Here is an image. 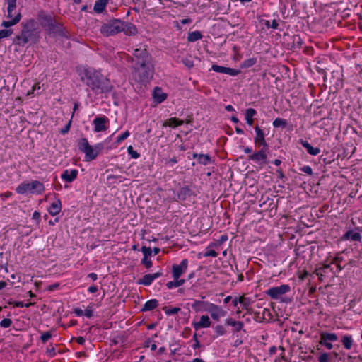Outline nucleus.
<instances>
[{
    "label": "nucleus",
    "instance_id": "obj_45",
    "mask_svg": "<svg viewBox=\"0 0 362 362\" xmlns=\"http://www.w3.org/2000/svg\"><path fill=\"white\" fill-rule=\"evenodd\" d=\"M12 324V321L9 318H4L0 322V326L4 328L9 327Z\"/></svg>",
    "mask_w": 362,
    "mask_h": 362
},
{
    "label": "nucleus",
    "instance_id": "obj_57",
    "mask_svg": "<svg viewBox=\"0 0 362 362\" xmlns=\"http://www.w3.org/2000/svg\"><path fill=\"white\" fill-rule=\"evenodd\" d=\"M71 124V120H70L68 122V124H66V125L60 130L61 134H66L70 129Z\"/></svg>",
    "mask_w": 362,
    "mask_h": 362
},
{
    "label": "nucleus",
    "instance_id": "obj_49",
    "mask_svg": "<svg viewBox=\"0 0 362 362\" xmlns=\"http://www.w3.org/2000/svg\"><path fill=\"white\" fill-rule=\"evenodd\" d=\"M141 252H143L144 254V257H148L151 255L152 253V250L150 248V247H147L146 246H143L141 247Z\"/></svg>",
    "mask_w": 362,
    "mask_h": 362
},
{
    "label": "nucleus",
    "instance_id": "obj_48",
    "mask_svg": "<svg viewBox=\"0 0 362 362\" xmlns=\"http://www.w3.org/2000/svg\"><path fill=\"white\" fill-rule=\"evenodd\" d=\"M52 337V334L49 332H46L42 334L40 339L42 343L47 342Z\"/></svg>",
    "mask_w": 362,
    "mask_h": 362
},
{
    "label": "nucleus",
    "instance_id": "obj_47",
    "mask_svg": "<svg viewBox=\"0 0 362 362\" xmlns=\"http://www.w3.org/2000/svg\"><path fill=\"white\" fill-rule=\"evenodd\" d=\"M130 133L128 130L125 131L123 134H122L119 136L117 137L116 140L117 144L121 143L122 141L126 139L129 136Z\"/></svg>",
    "mask_w": 362,
    "mask_h": 362
},
{
    "label": "nucleus",
    "instance_id": "obj_56",
    "mask_svg": "<svg viewBox=\"0 0 362 362\" xmlns=\"http://www.w3.org/2000/svg\"><path fill=\"white\" fill-rule=\"evenodd\" d=\"M217 255H218V253L214 250H208L204 255V257H217Z\"/></svg>",
    "mask_w": 362,
    "mask_h": 362
},
{
    "label": "nucleus",
    "instance_id": "obj_59",
    "mask_svg": "<svg viewBox=\"0 0 362 362\" xmlns=\"http://www.w3.org/2000/svg\"><path fill=\"white\" fill-rule=\"evenodd\" d=\"M74 312L77 316H82L83 315V310L79 308H75Z\"/></svg>",
    "mask_w": 362,
    "mask_h": 362
},
{
    "label": "nucleus",
    "instance_id": "obj_22",
    "mask_svg": "<svg viewBox=\"0 0 362 362\" xmlns=\"http://www.w3.org/2000/svg\"><path fill=\"white\" fill-rule=\"evenodd\" d=\"M61 209L62 204L61 202L58 199L50 205L48 209V211L52 216H55L61 211Z\"/></svg>",
    "mask_w": 362,
    "mask_h": 362
},
{
    "label": "nucleus",
    "instance_id": "obj_26",
    "mask_svg": "<svg viewBox=\"0 0 362 362\" xmlns=\"http://www.w3.org/2000/svg\"><path fill=\"white\" fill-rule=\"evenodd\" d=\"M158 305V302L156 299H151L146 302L144 307L141 308L142 312L150 311L155 309Z\"/></svg>",
    "mask_w": 362,
    "mask_h": 362
},
{
    "label": "nucleus",
    "instance_id": "obj_4",
    "mask_svg": "<svg viewBox=\"0 0 362 362\" xmlns=\"http://www.w3.org/2000/svg\"><path fill=\"white\" fill-rule=\"evenodd\" d=\"M132 69L133 77L138 82H148L153 78L154 73L153 62L132 66Z\"/></svg>",
    "mask_w": 362,
    "mask_h": 362
},
{
    "label": "nucleus",
    "instance_id": "obj_13",
    "mask_svg": "<svg viewBox=\"0 0 362 362\" xmlns=\"http://www.w3.org/2000/svg\"><path fill=\"white\" fill-rule=\"evenodd\" d=\"M255 130L256 132V136L254 139L255 145L258 147L262 146V148H269V146L264 139V132L258 126L255 127Z\"/></svg>",
    "mask_w": 362,
    "mask_h": 362
},
{
    "label": "nucleus",
    "instance_id": "obj_18",
    "mask_svg": "<svg viewBox=\"0 0 362 362\" xmlns=\"http://www.w3.org/2000/svg\"><path fill=\"white\" fill-rule=\"evenodd\" d=\"M207 312L211 314V316L214 320L218 321L222 310L218 305L211 304L209 308H207Z\"/></svg>",
    "mask_w": 362,
    "mask_h": 362
},
{
    "label": "nucleus",
    "instance_id": "obj_30",
    "mask_svg": "<svg viewBox=\"0 0 362 362\" xmlns=\"http://www.w3.org/2000/svg\"><path fill=\"white\" fill-rule=\"evenodd\" d=\"M226 324L234 327L235 332H239L243 327V323L240 321H235L232 318L226 320Z\"/></svg>",
    "mask_w": 362,
    "mask_h": 362
},
{
    "label": "nucleus",
    "instance_id": "obj_6",
    "mask_svg": "<svg viewBox=\"0 0 362 362\" xmlns=\"http://www.w3.org/2000/svg\"><path fill=\"white\" fill-rule=\"evenodd\" d=\"M132 66H136L153 62V57L148 52L146 46H141L133 50L131 57Z\"/></svg>",
    "mask_w": 362,
    "mask_h": 362
},
{
    "label": "nucleus",
    "instance_id": "obj_32",
    "mask_svg": "<svg viewBox=\"0 0 362 362\" xmlns=\"http://www.w3.org/2000/svg\"><path fill=\"white\" fill-rule=\"evenodd\" d=\"M341 343L344 345V348L347 350H349L353 344V339L351 336L350 335H344L341 339Z\"/></svg>",
    "mask_w": 362,
    "mask_h": 362
},
{
    "label": "nucleus",
    "instance_id": "obj_9",
    "mask_svg": "<svg viewBox=\"0 0 362 362\" xmlns=\"http://www.w3.org/2000/svg\"><path fill=\"white\" fill-rule=\"evenodd\" d=\"M45 189V187L42 182L37 180H33L31 182H23L16 188L18 194H23L28 192L30 193L41 194Z\"/></svg>",
    "mask_w": 362,
    "mask_h": 362
},
{
    "label": "nucleus",
    "instance_id": "obj_16",
    "mask_svg": "<svg viewBox=\"0 0 362 362\" xmlns=\"http://www.w3.org/2000/svg\"><path fill=\"white\" fill-rule=\"evenodd\" d=\"M107 121V119L105 117H95L93 120V124L95 125V132H99L106 130L107 127L105 126V123Z\"/></svg>",
    "mask_w": 362,
    "mask_h": 362
},
{
    "label": "nucleus",
    "instance_id": "obj_15",
    "mask_svg": "<svg viewBox=\"0 0 362 362\" xmlns=\"http://www.w3.org/2000/svg\"><path fill=\"white\" fill-rule=\"evenodd\" d=\"M120 26L122 27L121 33L123 32L127 35H135L137 33L136 27L131 23L122 21V25Z\"/></svg>",
    "mask_w": 362,
    "mask_h": 362
},
{
    "label": "nucleus",
    "instance_id": "obj_42",
    "mask_svg": "<svg viewBox=\"0 0 362 362\" xmlns=\"http://www.w3.org/2000/svg\"><path fill=\"white\" fill-rule=\"evenodd\" d=\"M182 62L187 66L188 69H191L194 66V62L192 60L190 57H185L182 59Z\"/></svg>",
    "mask_w": 362,
    "mask_h": 362
},
{
    "label": "nucleus",
    "instance_id": "obj_3",
    "mask_svg": "<svg viewBox=\"0 0 362 362\" xmlns=\"http://www.w3.org/2000/svg\"><path fill=\"white\" fill-rule=\"evenodd\" d=\"M78 149L85 153V160L91 161L96 158L104 148L103 143L97 144L95 146H90L86 138H81L78 141Z\"/></svg>",
    "mask_w": 362,
    "mask_h": 362
},
{
    "label": "nucleus",
    "instance_id": "obj_29",
    "mask_svg": "<svg viewBox=\"0 0 362 362\" xmlns=\"http://www.w3.org/2000/svg\"><path fill=\"white\" fill-rule=\"evenodd\" d=\"M338 337L337 335L334 333H329V332H321L320 333V340L327 341H336Z\"/></svg>",
    "mask_w": 362,
    "mask_h": 362
},
{
    "label": "nucleus",
    "instance_id": "obj_33",
    "mask_svg": "<svg viewBox=\"0 0 362 362\" xmlns=\"http://www.w3.org/2000/svg\"><path fill=\"white\" fill-rule=\"evenodd\" d=\"M185 279H174L173 281H168L166 284V286L168 287V289H172L174 287H179V286L183 285L185 284Z\"/></svg>",
    "mask_w": 362,
    "mask_h": 362
},
{
    "label": "nucleus",
    "instance_id": "obj_28",
    "mask_svg": "<svg viewBox=\"0 0 362 362\" xmlns=\"http://www.w3.org/2000/svg\"><path fill=\"white\" fill-rule=\"evenodd\" d=\"M183 123H184L183 120H180L175 117H172V118L167 119L163 123V127L168 126V127H176L182 125Z\"/></svg>",
    "mask_w": 362,
    "mask_h": 362
},
{
    "label": "nucleus",
    "instance_id": "obj_61",
    "mask_svg": "<svg viewBox=\"0 0 362 362\" xmlns=\"http://www.w3.org/2000/svg\"><path fill=\"white\" fill-rule=\"evenodd\" d=\"M30 305V303L24 304L23 302H16L15 306L18 308H23V307H28Z\"/></svg>",
    "mask_w": 362,
    "mask_h": 362
},
{
    "label": "nucleus",
    "instance_id": "obj_51",
    "mask_svg": "<svg viewBox=\"0 0 362 362\" xmlns=\"http://www.w3.org/2000/svg\"><path fill=\"white\" fill-rule=\"evenodd\" d=\"M293 43L296 44L297 47H300L302 45V40L299 35H294L293 37Z\"/></svg>",
    "mask_w": 362,
    "mask_h": 362
},
{
    "label": "nucleus",
    "instance_id": "obj_40",
    "mask_svg": "<svg viewBox=\"0 0 362 362\" xmlns=\"http://www.w3.org/2000/svg\"><path fill=\"white\" fill-rule=\"evenodd\" d=\"M319 362L332 361V355L327 353L322 354L318 358Z\"/></svg>",
    "mask_w": 362,
    "mask_h": 362
},
{
    "label": "nucleus",
    "instance_id": "obj_5",
    "mask_svg": "<svg viewBox=\"0 0 362 362\" xmlns=\"http://www.w3.org/2000/svg\"><path fill=\"white\" fill-rule=\"evenodd\" d=\"M37 21L41 26L49 33H56L61 29V24L57 23L51 14L44 11L38 13Z\"/></svg>",
    "mask_w": 362,
    "mask_h": 362
},
{
    "label": "nucleus",
    "instance_id": "obj_52",
    "mask_svg": "<svg viewBox=\"0 0 362 362\" xmlns=\"http://www.w3.org/2000/svg\"><path fill=\"white\" fill-rule=\"evenodd\" d=\"M120 177L119 175H110L107 177V180L110 184L115 183V180Z\"/></svg>",
    "mask_w": 362,
    "mask_h": 362
},
{
    "label": "nucleus",
    "instance_id": "obj_64",
    "mask_svg": "<svg viewBox=\"0 0 362 362\" xmlns=\"http://www.w3.org/2000/svg\"><path fill=\"white\" fill-rule=\"evenodd\" d=\"M76 342L79 344H83L85 343V339L83 337H78L76 339Z\"/></svg>",
    "mask_w": 362,
    "mask_h": 362
},
{
    "label": "nucleus",
    "instance_id": "obj_17",
    "mask_svg": "<svg viewBox=\"0 0 362 362\" xmlns=\"http://www.w3.org/2000/svg\"><path fill=\"white\" fill-rule=\"evenodd\" d=\"M77 175H78L77 170L73 169L70 171H69L68 170H66L62 174L61 178L67 182H71L77 177Z\"/></svg>",
    "mask_w": 362,
    "mask_h": 362
},
{
    "label": "nucleus",
    "instance_id": "obj_53",
    "mask_svg": "<svg viewBox=\"0 0 362 362\" xmlns=\"http://www.w3.org/2000/svg\"><path fill=\"white\" fill-rule=\"evenodd\" d=\"M216 332L218 335H223L226 332L224 327L222 325H217L215 327Z\"/></svg>",
    "mask_w": 362,
    "mask_h": 362
},
{
    "label": "nucleus",
    "instance_id": "obj_23",
    "mask_svg": "<svg viewBox=\"0 0 362 362\" xmlns=\"http://www.w3.org/2000/svg\"><path fill=\"white\" fill-rule=\"evenodd\" d=\"M153 98L158 103H162L166 99L167 95L162 92L160 88L156 87L153 91Z\"/></svg>",
    "mask_w": 362,
    "mask_h": 362
},
{
    "label": "nucleus",
    "instance_id": "obj_21",
    "mask_svg": "<svg viewBox=\"0 0 362 362\" xmlns=\"http://www.w3.org/2000/svg\"><path fill=\"white\" fill-rule=\"evenodd\" d=\"M361 238V234L359 233H355L353 230H348L346 233L344 234L341 238L343 240H351L354 241H360Z\"/></svg>",
    "mask_w": 362,
    "mask_h": 362
},
{
    "label": "nucleus",
    "instance_id": "obj_2",
    "mask_svg": "<svg viewBox=\"0 0 362 362\" xmlns=\"http://www.w3.org/2000/svg\"><path fill=\"white\" fill-rule=\"evenodd\" d=\"M35 21L33 19H30L26 22H23L21 33L20 35L16 36L13 42L23 46L30 41L35 42L37 40V32L35 29Z\"/></svg>",
    "mask_w": 362,
    "mask_h": 362
},
{
    "label": "nucleus",
    "instance_id": "obj_19",
    "mask_svg": "<svg viewBox=\"0 0 362 362\" xmlns=\"http://www.w3.org/2000/svg\"><path fill=\"white\" fill-rule=\"evenodd\" d=\"M211 304L205 301L194 300L192 304V308L196 311H207V308Z\"/></svg>",
    "mask_w": 362,
    "mask_h": 362
},
{
    "label": "nucleus",
    "instance_id": "obj_27",
    "mask_svg": "<svg viewBox=\"0 0 362 362\" xmlns=\"http://www.w3.org/2000/svg\"><path fill=\"white\" fill-rule=\"evenodd\" d=\"M107 2V0H98L94 5V11L97 13H102L105 10Z\"/></svg>",
    "mask_w": 362,
    "mask_h": 362
},
{
    "label": "nucleus",
    "instance_id": "obj_41",
    "mask_svg": "<svg viewBox=\"0 0 362 362\" xmlns=\"http://www.w3.org/2000/svg\"><path fill=\"white\" fill-rule=\"evenodd\" d=\"M13 33L12 29H4L0 30V38H5L9 37Z\"/></svg>",
    "mask_w": 362,
    "mask_h": 362
},
{
    "label": "nucleus",
    "instance_id": "obj_14",
    "mask_svg": "<svg viewBox=\"0 0 362 362\" xmlns=\"http://www.w3.org/2000/svg\"><path fill=\"white\" fill-rule=\"evenodd\" d=\"M211 69L216 72L223 73L228 74L230 76H236L240 73V71L237 69L229 67H225L216 64H213L211 66Z\"/></svg>",
    "mask_w": 362,
    "mask_h": 362
},
{
    "label": "nucleus",
    "instance_id": "obj_55",
    "mask_svg": "<svg viewBox=\"0 0 362 362\" xmlns=\"http://www.w3.org/2000/svg\"><path fill=\"white\" fill-rule=\"evenodd\" d=\"M319 343L322 346H325L327 349H332L333 347L332 344H331V341L320 340Z\"/></svg>",
    "mask_w": 362,
    "mask_h": 362
},
{
    "label": "nucleus",
    "instance_id": "obj_12",
    "mask_svg": "<svg viewBox=\"0 0 362 362\" xmlns=\"http://www.w3.org/2000/svg\"><path fill=\"white\" fill-rule=\"evenodd\" d=\"M269 148H261L259 151L255 152L248 156V160L255 162H261L262 164L267 163V151Z\"/></svg>",
    "mask_w": 362,
    "mask_h": 362
},
{
    "label": "nucleus",
    "instance_id": "obj_24",
    "mask_svg": "<svg viewBox=\"0 0 362 362\" xmlns=\"http://www.w3.org/2000/svg\"><path fill=\"white\" fill-rule=\"evenodd\" d=\"M193 158H197L199 163L206 165L211 161V158L207 154L194 153Z\"/></svg>",
    "mask_w": 362,
    "mask_h": 362
},
{
    "label": "nucleus",
    "instance_id": "obj_31",
    "mask_svg": "<svg viewBox=\"0 0 362 362\" xmlns=\"http://www.w3.org/2000/svg\"><path fill=\"white\" fill-rule=\"evenodd\" d=\"M256 115V110L252 108L246 110L245 119L248 125L251 126L253 124V116Z\"/></svg>",
    "mask_w": 362,
    "mask_h": 362
},
{
    "label": "nucleus",
    "instance_id": "obj_62",
    "mask_svg": "<svg viewBox=\"0 0 362 362\" xmlns=\"http://www.w3.org/2000/svg\"><path fill=\"white\" fill-rule=\"evenodd\" d=\"M40 89V86H39V84H35L33 87V93L34 91H37L36 94L37 95H39L40 93V92L39 91V90Z\"/></svg>",
    "mask_w": 362,
    "mask_h": 362
},
{
    "label": "nucleus",
    "instance_id": "obj_10",
    "mask_svg": "<svg viewBox=\"0 0 362 362\" xmlns=\"http://www.w3.org/2000/svg\"><path fill=\"white\" fill-rule=\"evenodd\" d=\"M290 291V286L286 284L270 288L266 291V293L272 299H278L279 296L284 295Z\"/></svg>",
    "mask_w": 362,
    "mask_h": 362
},
{
    "label": "nucleus",
    "instance_id": "obj_58",
    "mask_svg": "<svg viewBox=\"0 0 362 362\" xmlns=\"http://www.w3.org/2000/svg\"><path fill=\"white\" fill-rule=\"evenodd\" d=\"M59 286V284L56 283V284L49 286L47 288V290L49 291H52L55 290L56 288H57Z\"/></svg>",
    "mask_w": 362,
    "mask_h": 362
},
{
    "label": "nucleus",
    "instance_id": "obj_1",
    "mask_svg": "<svg viewBox=\"0 0 362 362\" xmlns=\"http://www.w3.org/2000/svg\"><path fill=\"white\" fill-rule=\"evenodd\" d=\"M81 80L96 94L107 93L112 86L107 78L93 68H85L80 72Z\"/></svg>",
    "mask_w": 362,
    "mask_h": 362
},
{
    "label": "nucleus",
    "instance_id": "obj_34",
    "mask_svg": "<svg viewBox=\"0 0 362 362\" xmlns=\"http://www.w3.org/2000/svg\"><path fill=\"white\" fill-rule=\"evenodd\" d=\"M202 35L199 31H193L189 33L187 40L189 42H195L198 40L202 39Z\"/></svg>",
    "mask_w": 362,
    "mask_h": 362
},
{
    "label": "nucleus",
    "instance_id": "obj_25",
    "mask_svg": "<svg viewBox=\"0 0 362 362\" xmlns=\"http://www.w3.org/2000/svg\"><path fill=\"white\" fill-rule=\"evenodd\" d=\"M301 144L305 149L307 150L308 153L313 156L317 155L320 151L318 148H314L313 147L308 141H300Z\"/></svg>",
    "mask_w": 362,
    "mask_h": 362
},
{
    "label": "nucleus",
    "instance_id": "obj_50",
    "mask_svg": "<svg viewBox=\"0 0 362 362\" xmlns=\"http://www.w3.org/2000/svg\"><path fill=\"white\" fill-rule=\"evenodd\" d=\"M141 263L146 267L150 268L152 267V262L151 259H148L147 257H144L141 260Z\"/></svg>",
    "mask_w": 362,
    "mask_h": 362
},
{
    "label": "nucleus",
    "instance_id": "obj_7",
    "mask_svg": "<svg viewBox=\"0 0 362 362\" xmlns=\"http://www.w3.org/2000/svg\"><path fill=\"white\" fill-rule=\"evenodd\" d=\"M122 21L119 19H111L100 27V33L103 36L109 37L121 33Z\"/></svg>",
    "mask_w": 362,
    "mask_h": 362
},
{
    "label": "nucleus",
    "instance_id": "obj_37",
    "mask_svg": "<svg viewBox=\"0 0 362 362\" xmlns=\"http://www.w3.org/2000/svg\"><path fill=\"white\" fill-rule=\"evenodd\" d=\"M273 126L276 128H278V127L284 128L287 126V121L285 119L276 118L273 122Z\"/></svg>",
    "mask_w": 362,
    "mask_h": 362
},
{
    "label": "nucleus",
    "instance_id": "obj_54",
    "mask_svg": "<svg viewBox=\"0 0 362 362\" xmlns=\"http://www.w3.org/2000/svg\"><path fill=\"white\" fill-rule=\"evenodd\" d=\"M300 170L308 175H311L313 174L312 168L308 165H305L300 168Z\"/></svg>",
    "mask_w": 362,
    "mask_h": 362
},
{
    "label": "nucleus",
    "instance_id": "obj_38",
    "mask_svg": "<svg viewBox=\"0 0 362 362\" xmlns=\"http://www.w3.org/2000/svg\"><path fill=\"white\" fill-rule=\"evenodd\" d=\"M190 194V189L187 187H185L180 189L179 193H178V197L179 199L182 200H185L187 197V196H189Z\"/></svg>",
    "mask_w": 362,
    "mask_h": 362
},
{
    "label": "nucleus",
    "instance_id": "obj_43",
    "mask_svg": "<svg viewBox=\"0 0 362 362\" xmlns=\"http://www.w3.org/2000/svg\"><path fill=\"white\" fill-rule=\"evenodd\" d=\"M238 301L240 304L243 305V308L248 309L250 305V300L248 298L242 296L239 298Z\"/></svg>",
    "mask_w": 362,
    "mask_h": 362
},
{
    "label": "nucleus",
    "instance_id": "obj_44",
    "mask_svg": "<svg viewBox=\"0 0 362 362\" xmlns=\"http://www.w3.org/2000/svg\"><path fill=\"white\" fill-rule=\"evenodd\" d=\"M163 309L167 315H174L177 313L180 310V308H173L172 309H168L167 307H164Z\"/></svg>",
    "mask_w": 362,
    "mask_h": 362
},
{
    "label": "nucleus",
    "instance_id": "obj_8",
    "mask_svg": "<svg viewBox=\"0 0 362 362\" xmlns=\"http://www.w3.org/2000/svg\"><path fill=\"white\" fill-rule=\"evenodd\" d=\"M8 4L7 8V18H10L9 21H4L1 23V26L6 28H10L17 24L21 19V13H18L16 16L13 15V11L16 8V0H6Z\"/></svg>",
    "mask_w": 362,
    "mask_h": 362
},
{
    "label": "nucleus",
    "instance_id": "obj_36",
    "mask_svg": "<svg viewBox=\"0 0 362 362\" xmlns=\"http://www.w3.org/2000/svg\"><path fill=\"white\" fill-rule=\"evenodd\" d=\"M153 281L151 274L144 275L139 280V284L144 286H149Z\"/></svg>",
    "mask_w": 362,
    "mask_h": 362
},
{
    "label": "nucleus",
    "instance_id": "obj_39",
    "mask_svg": "<svg viewBox=\"0 0 362 362\" xmlns=\"http://www.w3.org/2000/svg\"><path fill=\"white\" fill-rule=\"evenodd\" d=\"M257 62V59L255 58H250L243 62L242 67L243 68H249L252 66Z\"/></svg>",
    "mask_w": 362,
    "mask_h": 362
},
{
    "label": "nucleus",
    "instance_id": "obj_20",
    "mask_svg": "<svg viewBox=\"0 0 362 362\" xmlns=\"http://www.w3.org/2000/svg\"><path fill=\"white\" fill-rule=\"evenodd\" d=\"M210 325H211V321L209 320V317L207 315H202L200 317L199 322L194 324V327L196 329H198L199 328L209 327H210Z\"/></svg>",
    "mask_w": 362,
    "mask_h": 362
},
{
    "label": "nucleus",
    "instance_id": "obj_63",
    "mask_svg": "<svg viewBox=\"0 0 362 362\" xmlns=\"http://www.w3.org/2000/svg\"><path fill=\"white\" fill-rule=\"evenodd\" d=\"M279 26V23L277 22L276 20H273L272 23H271V28H273V29H276Z\"/></svg>",
    "mask_w": 362,
    "mask_h": 362
},
{
    "label": "nucleus",
    "instance_id": "obj_11",
    "mask_svg": "<svg viewBox=\"0 0 362 362\" xmlns=\"http://www.w3.org/2000/svg\"><path fill=\"white\" fill-rule=\"evenodd\" d=\"M188 267V260L185 259L182 260L180 264H173L172 266V276L174 279H180L182 274L186 272Z\"/></svg>",
    "mask_w": 362,
    "mask_h": 362
},
{
    "label": "nucleus",
    "instance_id": "obj_46",
    "mask_svg": "<svg viewBox=\"0 0 362 362\" xmlns=\"http://www.w3.org/2000/svg\"><path fill=\"white\" fill-rule=\"evenodd\" d=\"M127 152L133 158H138L140 156L139 153L133 149L132 146H128Z\"/></svg>",
    "mask_w": 362,
    "mask_h": 362
},
{
    "label": "nucleus",
    "instance_id": "obj_35",
    "mask_svg": "<svg viewBox=\"0 0 362 362\" xmlns=\"http://www.w3.org/2000/svg\"><path fill=\"white\" fill-rule=\"evenodd\" d=\"M329 269V264H325L323 267L316 269V275L319 277L320 280H322V276L327 274V270Z\"/></svg>",
    "mask_w": 362,
    "mask_h": 362
},
{
    "label": "nucleus",
    "instance_id": "obj_60",
    "mask_svg": "<svg viewBox=\"0 0 362 362\" xmlns=\"http://www.w3.org/2000/svg\"><path fill=\"white\" fill-rule=\"evenodd\" d=\"M83 315H85L87 317H91L93 316V311L90 309H86L83 311Z\"/></svg>",
    "mask_w": 362,
    "mask_h": 362
}]
</instances>
